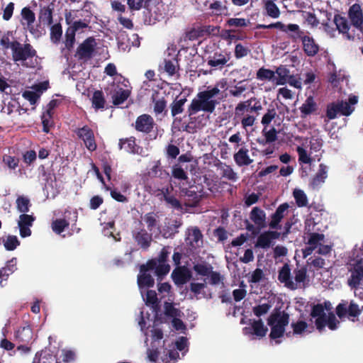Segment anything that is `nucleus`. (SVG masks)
I'll return each instance as SVG.
<instances>
[{"instance_id": "f257e3e1", "label": "nucleus", "mask_w": 363, "mask_h": 363, "mask_svg": "<svg viewBox=\"0 0 363 363\" xmlns=\"http://www.w3.org/2000/svg\"><path fill=\"white\" fill-rule=\"evenodd\" d=\"M220 92L218 86L212 88L208 86L206 90L199 91L188 107L189 116L191 117L199 111L209 113L214 112L216 106L219 102L213 98L218 96Z\"/></svg>"}, {"instance_id": "f03ea898", "label": "nucleus", "mask_w": 363, "mask_h": 363, "mask_svg": "<svg viewBox=\"0 0 363 363\" xmlns=\"http://www.w3.org/2000/svg\"><path fill=\"white\" fill-rule=\"evenodd\" d=\"M289 323V314L276 308L267 318V324L271 328L269 337L277 340L284 336L286 326Z\"/></svg>"}, {"instance_id": "7ed1b4c3", "label": "nucleus", "mask_w": 363, "mask_h": 363, "mask_svg": "<svg viewBox=\"0 0 363 363\" xmlns=\"http://www.w3.org/2000/svg\"><path fill=\"white\" fill-rule=\"evenodd\" d=\"M37 56V51L30 43L12 41V59L14 62L26 61Z\"/></svg>"}, {"instance_id": "20e7f679", "label": "nucleus", "mask_w": 363, "mask_h": 363, "mask_svg": "<svg viewBox=\"0 0 363 363\" xmlns=\"http://www.w3.org/2000/svg\"><path fill=\"white\" fill-rule=\"evenodd\" d=\"M362 310L363 306L359 307L354 301H351L348 305L347 301L342 300L336 306L335 312L340 319L347 317L350 320L354 321V319L360 315Z\"/></svg>"}, {"instance_id": "39448f33", "label": "nucleus", "mask_w": 363, "mask_h": 363, "mask_svg": "<svg viewBox=\"0 0 363 363\" xmlns=\"http://www.w3.org/2000/svg\"><path fill=\"white\" fill-rule=\"evenodd\" d=\"M97 43L94 37H89L85 39L77 48L75 57L79 61L86 62L90 60L95 54Z\"/></svg>"}, {"instance_id": "423d86ee", "label": "nucleus", "mask_w": 363, "mask_h": 363, "mask_svg": "<svg viewBox=\"0 0 363 363\" xmlns=\"http://www.w3.org/2000/svg\"><path fill=\"white\" fill-rule=\"evenodd\" d=\"M231 59V53L227 50L216 51L208 57L207 64L214 69H222L225 67H229L228 62Z\"/></svg>"}, {"instance_id": "0eeeda50", "label": "nucleus", "mask_w": 363, "mask_h": 363, "mask_svg": "<svg viewBox=\"0 0 363 363\" xmlns=\"http://www.w3.org/2000/svg\"><path fill=\"white\" fill-rule=\"evenodd\" d=\"M74 133L77 137L83 140L86 147L91 152L96 150L97 145L95 141V137L93 130L87 125L82 128H76Z\"/></svg>"}, {"instance_id": "6e6552de", "label": "nucleus", "mask_w": 363, "mask_h": 363, "mask_svg": "<svg viewBox=\"0 0 363 363\" xmlns=\"http://www.w3.org/2000/svg\"><path fill=\"white\" fill-rule=\"evenodd\" d=\"M350 272L348 285L351 288L357 289L363 283V258L357 260Z\"/></svg>"}, {"instance_id": "1a4fd4ad", "label": "nucleus", "mask_w": 363, "mask_h": 363, "mask_svg": "<svg viewBox=\"0 0 363 363\" xmlns=\"http://www.w3.org/2000/svg\"><path fill=\"white\" fill-rule=\"evenodd\" d=\"M155 125L153 118L146 113L139 116L135 122V130L145 134L151 133Z\"/></svg>"}, {"instance_id": "9d476101", "label": "nucleus", "mask_w": 363, "mask_h": 363, "mask_svg": "<svg viewBox=\"0 0 363 363\" xmlns=\"http://www.w3.org/2000/svg\"><path fill=\"white\" fill-rule=\"evenodd\" d=\"M252 100L255 98H251L245 101H241L238 104L235 108V117H240L244 116L245 113L258 112L262 109V106L259 101H256L253 106L251 105Z\"/></svg>"}, {"instance_id": "9b49d317", "label": "nucleus", "mask_w": 363, "mask_h": 363, "mask_svg": "<svg viewBox=\"0 0 363 363\" xmlns=\"http://www.w3.org/2000/svg\"><path fill=\"white\" fill-rule=\"evenodd\" d=\"M351 24L361 32L363 31V11L359 4L352 5L348 11Z\"/></svg>"}, {"instance_id": "f8f14e48", "label": "nucleus", "mask_w": 363, "mask_h": 363, "mask_svg": "<svg viewBox=\"0 0 363 363\" xmlns=\"http://www.w3.org/2000/svg\"><path fill=\"white\" fill-rule=\"evenodd\" d=\"M35 220V216L32 214L22 213L19 216L18 226L19 228L20 235L22 238L29 237L31 235L30 227Z\"/></svg>"}, {"instance_id": "ddd939ff", "label": "nucleus", "mask_w": 363, "mask_h": 363, "mask_svg": "<svg viewBox=\"0 0 363 363\" xmlns=\"http://www.w3.org/2000/svg\"><path fill=\"white\" fill-rule=\"evenodd\" d=\"M289 208L288 203H283L278 206L275 212L271 216V221L269 223L271 229H281L280 223L286 215Z\"/></svg>"}, {"instance_id": "4468645a", "label": "nucleus", "mask_w": 363, "mask_h": 363, "mask_svg": "<svg viewBox=\"0 0 363 363\" xmlns=\"http://www.w3.org/2000/svg\"><path fill=\"white\" fill-rule=\"evenodd\" d=\"M146 264H142L140 267V274L138 275V285L140 289L152 288L155 285V279L147 272L154 269H149L145 267Z\"/></svg>"}, {"instance_id": "2eb2a0df", "label": "nucleus", "mask_w": 363, "mask_h": 363, "mask_svg": "<svg viewBox=\"0 0 363 363\" xmlns=\"http://www.w3.org/2000/svg\"><path fill=\"white\" fill-rule=\"evenodd\" d=\"M282 31L288 35V38L292 43L301 41L306 34H309L308 31L305 32L303 30H301L300 26L295 23L285 25V28Z\"/></svg>"}, {"instance_id": "dca6fc26", "label": "nucleus", "mask_w": 363, "mask_h": 363, "mask_svg": "<svg viewBox=\"0 0 363 363\" xmlns=\"http://www.w3.org/2000/svg\"><path fill=\"white\" fill-rule=\"evenodd\" d=\"M133 237L137 244L144 250L149 248L152 240V233H148L144 228L134 230Z\"/></svg>"}, {"instance_id": "f3484780", "label": "nucleus", "mask_w": 363, "mask_h": 363, "mask_svg": "<svg viewBox=\"0 0 363 363\" xmlns=\"http://www.w3.org/2000/svg\"><path fill=\"white\" fill-rule=\"evenodd\" d=\"M358 102V97L354 95L350 96L348 101L337 100L336 101L339 113L342 116H349L354 111V106Z\"/></svg>"}, {"instance_id": "a211bd4d", "label": "nucleus", "mask_w": 363, "mask_h": 363, "mask_svg": "<svg viewBox=\"0 0 363 363\" xmlns=\"http://www.w3.org/2000/svg\"><path fill=\"white\" fill-rule=\"evenodd\" d=\"M325 308L323 304L317 303L312 307L311 315L313 318H316L315 320V325L316 329L320 332H323L324 330L323 323L325 322V317L326 314L325 313Z\"/></svg>"}, {"instance_id": "6ab92c4d", "label": "nucleus", "mask_w": 363, "mask_h": 363, "mask_svg": "<svg viewBox=\"0 0 363 363\" xmlns=\"http://www.w3.org/2000/svg\"><path fill=\"white\" fill-rule=\"evenodd\" d=\"M302 43V49L308 57H314L315 56L319 50L320 46L315 42V39L310 36L309 34H306V35L301 40Z\"/></svg>"}, {"instance_id": "aec40b11", "label": "nucleus", "mask_w": 363, "mask_h": 363, "mask_svg": "<svg viewBox=\"0 0 363 363\" xmlns=\"http://www.w3.org/2000/svg\"><path fill=\"white\" fill-rule=\"evenodd\" d=\"M191 277V272L186 267H178L172 273V280L177 286L186 284Z\"/></svg>"}, {"instance_id": "412c9836", "label": "nucleus", "mask_w": 363, "mask_h": 363, "mask_svg": "<svg viewBox=\"0 0 363 363\" xmlns=\"http://www.w3.org/2000/svg\"><path fill=\"white\" fill-rule=\"evenodd\" d=\"M33 363H58V362L56 353L50 348L45 347L35 354Z\"/></svg>"}, {"instance_id": "4be33fe9", "label": "nucleus", "mask_w": 363, "mask_h": 363, "mask_svg": "<svg viewBox=\"0 0 363 363\" xmlns=\"http://www.w3.org/2000/svg\"><path fill=\"white\" fill-rule=\"evenodd\" d=\"M250 218L257 226L258 230L267 227L266 213L261 208L258 206L252 208L250 213Z\"/></svg>"}, {"instance_id": "5701e85b", "label": "nucleus", "mask_w": 363, "mask_h": 363, "mask_svg": "<svg viewBox=\"0 0 363 363\" xmlns=\"http://www.w3.org/2000/svg\"><path fill=\"white\" fill-rule=\"evenodd\" d=\"M113 94L112 95V102L115 106H119L123 104L130 95V91L128 89H123L118 84H113Z\"/></svg>"}, {"instance_id": "b1692460", "label": "nucleus", "mask_w": 363, "mask_h": 363, "mask_svg": "<svg viewBox=\"0 0 363 363\" xmlns=\"http://www.w3.org/2000/svg\"><path fill=\"white\" fill-rule=\"evenodd\" d=\"M181 193L186 197L185 205L186 206L195 207L201 201V196L194 187H191L190 189H182Z\"/></svg>"}, {"instance_id": "393cba45", "label": "nucleus", "mask_w": 363, "mask_h": 363, "mask_svg": "<svg viewBox=\"0 0 363 363\" xmlns=\"http://www.w3.org/2000/svg\"><path fill=\"white\" fill-rule=\"evenodd\" d=\"M278 279L280 282L284 283L288 289L291 290L297 289V285L291 278V269L288 264H284L279 271Z\"/></svg>"}, {"instance_id": "a878e982", "label": "nucleus", "mask_w": 363, "mask_h": 363, "mask_svg": "<svg viewBox=\"0 0 363 363\" xmlns=\"http://www.w3.org/2000/svg\"><path fill=\"white\" fill-rule=\"evenodd\" d=\"M54 11V4L50 3L47 6L40 7L38 21L40 23H43L44 26H50L53 23L52 14Z\"/></svg>"}, {"instance_id": "bb28decb", "label": "nucleus", "mask_w": 363, "mask_h": 363, "mask_svg": "<svg viewBox=\"0 0 363 363\" xmlns=\"http://www.w3.org/2000/svg\"><path fill=\"white\" fill-rule=\"evenodd\" d=\"M187 243L193 248L200 247L203 245V235L198 227H194L189 230Z\"/></svg>"}, {"instance_id": "cd10ccee", "label": "nucleus", "mask_w": 363, "mask_h": 363, "mask_svg": "<svg viewBox=\"0 0 363 363\" xmlns=\"http://www.w3.org/2000/svg\"><path fill=\"white\" fill-rule=\"evenodd\" d=\"M318 106L313 96H309L306 98L304 103L299 108L301 117L306 118L308 116L315 113L318 111Z\"/></svg>"}, {"instance_id": "c85d7f7f", "label": "nucleus", "mask_w": 363, "mask_h": 363, "mask_svg": "<svg viewBox=\"0 0 363 363\" xmlns=\"http://www.w3.org/2000/svg\"><path fill=\"white\" fill-rule=\"evenodd\" d=\"M215 166L220 171V175L223 178L227 179L231 182H236L238 179L237 173L228 164L218 160Z\"/></svg>"}, {"instance_id": "c756f323", "label": "nucleus", "mask_w": 363, "mask_h": 363, "mask_svg": "<svg viewBox=\"0 0 363 363\" xmlns=\"http://www.w3.org/2000/svg\"><path fill=\"white\" fill-rule=\"evenodd\" d=\"M334 23L340 33L347 35V39L350 40L352 38H354V37L351 36L348 33V31L350 30V24L348 23L347 19L345 17L340 14H335L334 16Z\"/></svg>"}, {"instance_id": "7c9ffc66", "label": "nucleus", "mask_w": 363, "mask_h": 363, "mask_svg": "<svg viewBox=\"0 0 363 363\" xmlns=\"http://www.w3.org/2000/svg\"><path fill=\"white\" fill-rule=\"evenodd\" d=\"M244 330H252L250 333L259 337H264L268 330L267 328L264 326L261 319L254 320L252 323L251 328H245Z\"/></svg>"}, {"instance_id": "2f4dec72", "label": "nucleus", "mask_w": 363, "mask_h": 363, "mask_svg": "<svg viewBox=\"0 0 363 363\" xmlns=\"http://www.w3.org/2000/svg\"><path fill=\"white\" fill-rule=\"evenodd\" d=\"M233 158L239 167L250 165L253 162L248 155V150L244 147L240 148L235 153Z\"/></svg>"}, {"instance_id": "473e14b6", "label": "nucleus", "mask_w": 363, "mask_h": 363, "mask_svg": "<svg viewBox=\"0 0 363 363\" xmlns=\"http://www.w3.org/2000/svg\"><path fill=\"white\" fill-rule=\"evenodd\" d=\"M16 258H12L11 260H9L6 262V266L0 269V278L1 279L0 281V284L1 286H4L2 284L3 281H6L9 275L13 274L16 270Z\"/></svg>"}, {"instance_id": "72a5a7b5", "label": "nucleus", "mask_w": 363, "mask_h": 363, "mask_svg": "<svg viewBox=\"0 0 363 363\" xmlns=\"http://www.w3.org/2000/svg\"><path fill=\"white\" fill-rule=\"evenodd\" d=\"M274 72L277 74V77H275V85H284L287 83L291 74L289 69L285 65L279 66Z\"/></svg>"}, {"instance_id": "f704fd0d", "label": "nucleus", "mask_w": 363, "mask_h": 363, "mask_svg": "<svg viewBox=\"0 0 363 363\" xmlns=\"http://www.w3.org/2000/svg\"><path fill=\"white\" fill-rule=\"evenodd\" d=\"M168 248L169 247H164L157 257L149 259L146 262L145 267H147L149 269H154L157 267V263H167L169 255Z\"/></svg>"}, {"instance_id": "c9c22d12", "label": "nucleus", "mask_w": 363, "mask_h": 363, "mask_svg": "<svg viewBox=\"0 0 363 363\" xmlns=\"http://www.w3.org/2000/svg\"><path fill=\"white\" fill-rule=\"evenodd\" d=\"M135 140V138L133 136L120 139L118 143L119 149H124L125 151L129 153H136L137 145Z\"/></svg>"}, {"instance_id": "e433bc0d", "label": "nucleus", "mask_w": 363, "mask_h": 363, "mask_svg": "<svg viewBox=\"0 0 363 363\" xmlns=\"http://www.w3.org/2000/svg\"><path fill=\"white\" fill-rule=\"evenodd\" d=\"M328 177V167L324 164H320L318 172L311 180V184L313 188L318 186L325 182Z\"/></svg>"}, {"instance_id": "4c0bfd02", "label": "nucleus", "mask_w": 363, "mask_h": 363, "mask_svg": "<svg viewBox=\"0 0 363 363\" xmlns=\"http://www.w3.org/2000/svg\"><path fill=\"white\" fill-rule=\"evenodd\" d=\"M256 78L260 81H270L274 84L275 72L272 69L262 67L257 71Z\"/></svg>"}, {"instance_id": "58836bf2", "label": "nucleus", "mask_w": 363, "mask_h": 363, "mask_svg": "<svg viewBox=\"0 0 363 363\" xmlns=\"http://www.w3.org/2000/svg\"><path fill=\"white\" fill-rule=\"evenodd\" d=\"M92 107L96 109H103L105 106L106 100L102 91L96 90L93 93L91 98Z\"/></svg>"}, {"instance_id": "ea45409f", "label": "nucleus", "mask_w": 363, "mask_h": 363, "mask_svg": "<svg viewBox=\"0 0 363 363\" xmlns=\"http://www.w3.org/2000/svg\"><path fill=\"white\" fill-rule=\"evenodd\" d=\"M16 209L22 213H27L30 211L31 203L30 199L25 196H19L16 200Z\"/></svg>"}, {"instance_id": "a19ab883", "label": "nucleus", "mask_w": 363, "mask_h": 363, "mask_svg": "<svg viewBox=\"0 0 363 363\" xmlns=\"http://www.w3.org/2000/svg\"><path fill=\"white\" fill-rule=\"evenodd\" d=\"M69 225V223L65 218H57L52 222V230L56 234H61Z\"/></svg>"}, {"instance_id": "79ce46f5", "label": "nucleus", "mask_w": 363, "mask_h": 363, "mask_svg": "<svg viewBox=\"0 0 363 363\" xmlns=\"http://www.w3.org/2000/svg\"><path fill=\"white\" fill-rule=\"evenodd\" d=\"M21 16L22 25H25V23L23 21L26 22V24L27 26H31V24H33L35 21V13L29 7H24L22 9Z\"/></svg>"}, {"instance_id": "37998d69", "label": "nucleus", "mask_w": 363, "mask_h": 363, "mask_svg": "<svg viewBox=\"0 0 363 363\" xmlns=\"http://www.w3.org/2000/svg\"><path fill=\"white\" fill-rule=\"evenodd\" d=\"M186 101V99L185 97L180 99H177V98L175 100H174V101L170 105L171 113L173 117L182 113L184 111V106Z\"/></svg>"}, {"instance_id": "c03bdc74", "label": "nucleus", "mask_w": 363, "mask_h": 363, "mask_svg": "<svg viewBox=\"0 0 363 363\" xmlns=\"http://www.w3.org/2000/svg\"><path fill=\"white\" fill-rule=\"evenodd\" d=\"M272 240L266 231L262 233L257 238L255 247L267 249L271 246Z\"/></svg>"}, {"instance_id": "a18cd8bd", "label": "nucleus", "mask_w": 363, "mask_h": 363, "mask_svg": "<svg viewBox=\"0 0 363 363\" xmlns=\"http://www.w3.org/2000/svg\"><path fill=\"white\" fill-rule=\"evenodd\" d=\"M325 235L323 233H311L309 234L308 240L306 244L313 246L315 249L323 242Z\"/></svg>"}, {"instance_id": "49530a36", "label": "nucleus", "mask_w": 363, "mask_h": 363, "mask_svg": "<svg viewBox=\"0 0 363 363\" xmlns=\"http://www.w3.org/2000/svg\"><path fill=\"white\" fill-rule=\"evenodd\" d=\"M296 205L298 207H306L308 205V199L303 190L295 189L293 192Z\"/></svg>"}, {"instance_id": "de8ad7c7", "label": "nucleus", "mask_w": 363, "mask_h": 363, "mask_svg": "<svg viewBox=\"0 0 363 363\" xmlns=\"http://www.w3.org/2000/svg\"><path fill=\"white\" fill-rule=\"evenodd\" d=\"M264 9L267 14L273 18H277L280 16V11L274 1H269L265 2Z\"/></svg>"}, {"instance_id": "09e8293b", "label": "nucleus", "mask_w": 363, "mask_h": 363, "mask_svg": "<svg viewBox=\"0 0 363 363\" xmlns=\"http://www.w3.org/2000/svg\"><path fill=\"white\" fill-rule=\"evenodd\" d=\"M323 325L324 328L327 325L330 330H335L338 328L340 321L336 318L335 315L330 312L325 317Z\"/></svg>"}, {"instance_id": "8fccbe9b", "label": "nucleus", "mask_w": 363, "mask_h": 363, "mask_svg": "<svg viewBox=\"0 0 363 363\" xmlns=\"http://www.w3.org/2000/svg\"><path fill=\"white\" fill-rule=\"evenodd\" d=\"M164 314L166 316L169 318H176L181 316V311L174 306L172 303L164 302Z\"/></svg>"}, {"instance_id": "3c124183", "label": "nucleus", "mask_w": 363, "mask_h": 363, "mask_svg": "<svg viewBox=\"0 0 363 363\" xmlns=\"http://www.w3.org/2000/svg\"><path fill=\"white\" fill-rule=\"evenodd\" d=\"M153 270H155L157 279L161 281L169 272L170 265L167 263H157Z\"/></svg>"}, {"instance_id": "603ef678", "label": "nucleus", "mask_w": 363, "mask_h": 363, "mask_svg": "<svg viewBox=\"0 0 363 363\" xmlns=\"http://www.w3.org/2000/svg\"><path fill=\"white\" fill-rule=\"evenodd\" d=\"M41 120L43 131L45 133H48L50 130V128L53 125L52 114H50L49 112H43Z\"/></svg>"}, {"instance_id": "864d4df0", "label": "nucleus", "mask_w": 363, "mask_h": 363, "mask_svg": "<svg viewBox=\"0 0 363 363\" xmlns=\"http://www.w3.org/2000/svg\"><path fill=\"white\" fill-rule=\"evenodd\" d=\"M62 34V28L60 23H55L50 27V39L56 43L60 41Z\"/></svg>"}, {"instance_id": "5fc2aeb1", "label": "nucleus", "mask_w": 363, "mask_h": 363, "mask_svg": "<svg viewBox=\"0 0 363 363\" xmlns=\"http://www.w3.org/2000/svg\"><path fill=\"white\" fill-rule=\"evenodd\" d=\"M164 200L167 204L171 206L173 208L179 210L182 209V204L180 201L176 199L174 196L169 195V189H167L165 191H163Z\"/></svg>"}, {"instance_id": "6e6d98bb", "label": "nucleus", "mask_w": 363, "mask_h": 363, "mask_svg": "<svg viewBox=\"0 0 363 363\" xmlns=\"http://www.w3.org/2000/svg\"><path fill=\"white\" fill-rule=\"evenodd\" d=\"M19 158L10 155H4L2 157L3 163L10 169H15L19 163Z\"/></svg>"}, {"instance_id": "4d7b16f0", "label": "nucleus", "mask_w": 363, "mask_h": 363, "mask_svg": "<svg viewBox=\"0 0 363 363\" xmlns=\"http://www.w3.org/2000/svg\"><path fill=\"white\" fill-rule=\"evenodd\" d=\"M291 327L293 329V335H301L306 330L308 323L304 320H298L297 322L291 323Z\"/></svg>"}, {"instance_id": "13d9d810", "label": "nucleus", "mask_w": 363, "mask_h": 363, "mask_svg": "<svg viewBox=\"0 0 363 363\" xmlns=\"http://www.w3.org/2000/svg\"><path fill=\"white\" fill-rule=\"evenodd\" d=\"M250 23L249 20H247L245 18H229L226 24L229 27H235V28H242V27H247L248 24Z\"/></svg>"}, {"instance_id": "bf43d9fd", "label": "nucleus", "mask_w": 363, "mask_h": 363, "mask_svg": "<svg viewBox=\"0 0 363 363\" xmlns=\"http://www.w3.org/2000/svg\"><path fill=\"white\" fill-rule=\"evenodd\" d=\"M250 52L249 48L244 46L241 43L235 45L234 55L236 59H240L247 56Z\"/></svg>"}, {"instance_id": "052dcab7", "label": "nucleus", "mask_w": 363, "mask_h": 363, "mask_svg": "<svg viewBox=\"0 0 363 363\" xmlns=\"http://www.w3.org/2000/svg\"><path fill=\"white\" fill-rule=\"evenodd\" d=\"M310 149L313 152H320L323 145V140L320 136H312L310 139Z\"/></svg>"}, {"instance_id": "680f3d73", "label": "nucleus", "mask_w": 363, "mask_h": 363, "mask_svg": "<svg viewBox=\"0 0 363 363\" xmlns=\"http://www.w3.org/2000/svg\"><path fill=\"white\" fill-rule=\"evenodd\" d=\"M338 113H339V109H338L336 101L330 103L327 105L325 115H326V117L329 120H333V119L336 118Z\"/></svg>"}, {"instance_id": "e2e57ef3", "label": "nucleus", "mask_w": 363, "mask_h": 363, "mask_svg": "<svg viewBox=\"0 0 363 363\" xmlns=\"http://www.w3.org/2000/svg\"><path fill=\"white\" fill-rule=\"evenodd\" d=\"M265 138V142L269 143H273L277 140V131L274 127L267 130V127H264L262 131Z\"/></svg>"}, {"instance_id": "0e129e2a", "label": "nucleus", "mask_w": 363, "mask_h": 363, "mask_svg": "<svg viewBox=\"0 0 363 363\" xmlns=\"http://www.w3.org/2000/svg\"><path fill=\"white\" fill-rule=\"evenodd\" d=\"M213 267L210 264L198 263L194 266V270L199 275L208 276Z\"/></svg>"}, {"instance_id": "69168bd1", "label": "nucleus", "mask_w": 363, "mask_h": 363, "mask_svg": "<svg viewBox=\"0 0 363 363\" xmlns=\"http://www.w3.org/2000/svg\"><path fill=\"white\" fill-rule=\"evenodd\" d=\"M19 245L20 242L15 235H9L4 242V247L9 251L14 250Z\"/></svg>"}, {"instance_id": "338daca9", "label": "nucleus", "mask_w": 363, "mask_h": 363, "mask_svg": "<svg viewBox=\"0 0 363 363\" xmlns=\"http://www.w3.org/2000/svg\"><path fill=\"white\" fill-rule=\"evenodd\" d=\"M296 151L298 155V161L303 164H311L312 159L310 155L307 153V151L301 147H297Z\"/></svg>"}, {"instance_id": "774afa93", "label": "nucleus", "mask_w": 363, "mask_h": 363, "mask_svg": "<svg viewBox=\"0 0 363 363\" xmlns=\"http://www.w3.org/2000/svg\"><path fill=\"white\" fill-rule=\"evenodd\" d=\"M172 175L174 179L180 181L188 179L187 174L181 167H178L177 165L173 167Z\"/></svg>"}]
</instances>
